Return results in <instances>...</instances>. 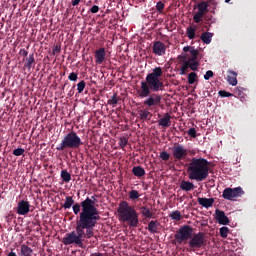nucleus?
<instances>
[{
	"instance_id": "55",
	"label": "nucleus",
	"mask_w": 256,
	"mask_h": 256,
	"mask_svg": "<svg viewBox=\"0 0 256 256\" xmlns=\"http://www.w3.org/2000/svg\"><path fill=\"white\" fill-rule=\"evenodd\" d=\"M55 52H59V49L57 47L53 50V53Z\"/></svg>"
},
{
	"instance_id": "34",
	"label": "nucleus",
	"mask_w": 256,
	"mask_h": 256,
	"mask_svg": "<svg viewBox=\"0 0 256 256\" xmlns=\"http://www.w3.org/2000/svg\"><path fill=\"white\" fill-rule=\"evenodd\" d=\"M197 79H198V76H197V74L195 72L189 73V75H188V83L190 85H194L195 82H197Z\"/></svg>"
},
{
	"instance_id": "15",
	"label": "nucleus",
	"mask_w": 256,
	"mask_h": 256,
	"mask_svg": "<svg viewBox=\"0 0 256 256\" xmlns=\"http://www.w3.org/2000/svg\"><path fill=\"white\" fill-rule=\"evenodd\" d=\"M106 61V49L101 47L95 51V63L102 65Z\"/></svg>"
},
{
	"instance_id": "39",
	"label": "nucleus",
	"mask_w": 256,
	"mask_h": 256,
	"mask_svg": "<svg viewBox=\"0 0 256 256\" xmlns=\"http://www.w3.org/2000/svg\"><path fill=\"white\" fill-rule=\"evenodd\" d=\"M219 233H220V236L225 239V238H227V236H228L229 228L226 227V226H222V227L220 228V230H219Z\"/></svg>"
},
{
	"instance_id": "5",
	"label": "nucleus",
	"mask_w": 256,
	"mask_h": 256,
	"mask_svg": "<svg viewBox=\"0 0 256 256\" xmlns=\"http://www.w3.org/2000/svg\"><path fill=\"white\" fill-rule=\"evenodd\" d=\"M84 145L82 138L76 131H70L63 136L61 143L57 145L56 150L58 152H64L67 150H76Z\"/></svg>"
},
{
	"instance_id": "48",
	"label": "nucleus",
	"mask_w": 256,
	"mask_h": 256,
	"mask_svg": "<svg viewBox=\"0 0 256 256\" xmlns=\"http://www.w3.org/2000/svg\"><path fill=\"white\" fill-rule=\"evenodd\" d=\"M186 62H194V63H199L198 61V56H192Z\"/></svg>"
},
{
	"instance_id": "47",
	"label": "nucleus",
	"mask_w": 256,
	"mask_h": 256,
	"mask_svg": "<svg viewBox=\"0 0 256 256\" xmlns=\"http://www.w3.org/2000/svg\"><path fill=\"white\" fill-rule=\"evenodd\" d=\"M190 53H191L192 57H198L199 56V50L195 49V47H191Z\"/></svg>"
},
{
	"instance_id": "17",
	"label": "nucleus",
	"mask_w": 256,
	"mask_h": 256,
	"mask_svg": "<svg viewBox=\"0 0 256 256\" xmlns=\"http://www.w3.org/2000/svg\"><path fill=\"white\" fill-rule=\"evenodd\" d=\"M198 203L200 206L208 209L213 207V204L215 203V198L199 197Z\"/></svg>"
},
{
	"instance_id": "22",
	"label": "nucleus",
	"mask_w": 256,
	"mask_h": 256,
	"mask_svg": "<svg viewBox=\"0 0 256 256\" xmlns=\"http://www.w3.org/2000/svg\"><path fill=\"white\" fill-rule=\"evenodd\" d=\"M76 204H79V202L75 203L73 196H66L65 202L62 204V208H64L65 210H68L73 208Z\"/></svg>"
},
{
	"instance_id": "14",
	"label": "nucleus",
	"mask_w": 256,
	"mask_h": 256,
	"mask_svg": "<svg viewBox=\"0 0 256 256\" xmlns=\"http://www.w3.org/2000/svg\"><path fill=\"white\" fill-rule=\"evenodd\" d=\"M152 52L155 56L158 57L165 56V53L167 52V46H165L161 41H155L152 46Z\"/></svg>"
},
{
	"instance_id": "29",
	"label": "nucleus",
	"mask_w": 256,
	"mask_h": 256,
	"mask_svg": "<svg viewBox=\"0 0 256 256\" xmlns=\"http://www.w3.org/2000/svg\"><path fill=\"white\" fill-rule=\"evenodd\" d=\"M35 63V56L34 53L29 54L28 58H26V62L24 64V67L28 70L32 68V65Z\"/></svg>"
},
{
	"instance_id": "36",
	"label": "nucleus",
	"mask_w": 256,
	"mask_h": 256,
	"mask_svg": "<svg viewBox=\"0 0 256 256\" xmlns=\"http://www.w3.org/2000/svg\"><path fill=\"white\" fill-rule=\"evenodd\" d=\"M86 88V82L84 80L80 81L78 84H77V91H78V94H82L84 92Z\"/></svg>"
},
{
	"instance_id": "52",
	"label": "nucleus",
	"mask_w": 256,
	"mask_h": 256,
	"mask_svg": "<svg viewBox=\"0 0 256 256\" xmlns=\"http://www.w3.org/2000/svg\"><path fill=\"white\" fill-rule=\"evenodd\" d=\"M205 3H207V5L212 4L213 6L217 5V3L213 0H207V1H205Z\"/></svg>"
},
{
	"instance_id": "10",
	"label": "nucleus",
	"mask_w": 256,
	"mask_h": 256,
	"mask_svg": "<svg viewBox=\"0 0 256 256\" xmlns=\"http://www.w3.org/2000/svg\"><path fill=\"white\" fill-rule=\"evenodd\" d=\"M187 154V149L183 145L179 143L174 144L172 148V157L176 162L185 160V158H187Z\"/></svg>"
},
{
	"instance_id": "31",
	"label": "nucleus",
	"mask_w": 256,
	"mask_h": 256,
	"mask_svg": "<svg viewBox=\"0 0 256 256\" xmlns=\"http://www.w3.org/2000/svg\"><path fill=\"white\" fill-rule=\"evenodd\" d=\"M140 197H141V195L138 190L132 189L131 191H129V199L130 200L136 201V200H139Z\"/></svg>"
},
{
	"instance_id": "2",
	"label": "nucleus",
	"mask_w": 256,
	"mask_h": 256,
	"mask_svg": "<svg viewBox=\"0 0 256 256\" xmlns=\"http://www.w3.org/2000/svg\"><path fill=\"white\" fill-rule=\"evenodd\" d=\"M163 77V68L155 67L151 73L146 76L145 81H141V88L138 90V96L145 99L151 95V92L163 91L165 85L161 80Z\"/></svg>"
},
{
	"instance_id": "56",
	"label": "nucleus",
	"mask_w": 256,
	"mask_h": 256,
	"mask_svg": "<svg viewBox=\"0 0 256 256\" xmlns=\"http://www.w3.org/2000/svg\"><path fill=\"white\" fill-rule=\"evenodd\" d=\"M232 0H225L226 4H229Z\"/></svg>"
},
{
	"instance_id": "30",
	"label": "nucleus",
	"mask_w": 256,
	"mask_h": 256,
	"mask_svg": "<svg viewBox=\"0 0 256 256\" xmlns=\"http://www.w3.org/2000/svg\"><path fill=\"white\" fill-rule=\"evenodd\" d=\"M141 214L145 218H153V212L147 206L141 207Z\"/></svg>"
},
{
	"instance_id": "46",
	"label": "nucleus",
	"mask_w": 256,
	"mask_h": 256,
	"mask_svg": "<svg viewBox=\"0 0 256 256\" xmlns=\"http://www.w3.org/2000/svg\"><path fill=\"white\" fill-rule=\"evenodd\" d=\"M99 11H100V7H99L98 5H93V6L90 8V12H91L92 14H97V13H99Z\"/></svg>"
},
{
	"instance_id": "11",
	"label": "nucleus",
	"mask_w": 256,
	"mask_h": 256,
	"mask_svg": "<svg viewBox=\"0 0 256 256\" xmlns=\"http://www.w3.org/2000/svg\"><path fill=\"white\" fill-rule=\"evenodd\" d=\"M198 12L193 16V21L196 24L201 23L203 17H205V14L209 13V4L207 2L202 1L197 4Z\"/></svg>"
},
{
	"instance_id": "33",
	"label": "nucleus",
	"mask_w": 256,
	"mask_h": 256,
	"mask_svg": "<svg viewBox=\"0 0 256 256\" xmlns=\"http://www.w3.org/2000/svg\"><path fill=\"white\" fill-rule=\"evenodd\" d=\"M170 218H171L172 220L176 221V222L181 221V219H182L181 211H179V210L172 211V212L170 213Z\"/></svg>"
},
{
	"instance_id": "45",
	"label": "nucleus",
	"mask_w": 256,
	"mask_h": 256,
	"mask_svg": "<svg viewBox=\"0 0 256 256\" xmlns=\"http://www.w3.org/2000/svg\"><path fill=\"white\" fill-rule=\"evenodd\" d=\"M213 76H215V73L212 70H208V71H206V74L204 75V79L206 81H209L210 78H213Z\"/></svg>"
},
{
	"instance_id": "51",
	"label": "nucleus",
	"mask_w": 256,
	"mask_h": 256,
	"mask_svg": "<svg viewBox=\"0 0 256 256\" xmlns=\"http://www.w3.org/2000/svg\"><path fill=\"white\" fill-rule=\"evenodd\" d=\"M90 256H106V254L102 252H94V253H91Z\"/></svg>"
},
{
	"instance_id": "41",
	"label": "nucleus",
	"mask_w": 256,
	"mask_h": 256,
	"mask_svg": "<svg viewBox=\"0 0 256 256\" xmlns=\"http://www.w3.org/2000/svg\"><path fill=\"white\" fill-rule=\"evenodd\" d=\"M218 94H219V96L222 97V98H229V97H232V96H233L232 93L227 92V91H225V90H220V91L218 92Z\"/></svg>"
},
{
	"instance_id": "25",
	"label": "nucleus",
	"mask_w": 256,
	"mask_h": 256,
	"mask_svg": "<svg viewBox=\"0 0 256 256\" xmlns=\"http://www.w3.org/2000/svg\"><path fill=\"white\" fill-rule=\"evenodd\" d=\"M60 177L64 183H70L72 180V175L68 172L67 169L61 170Z\"/></svg>"
},
{
	"instance_id": "21",
	"label": "nucleus",
	"mask_w": 256,
	"mask_h": 256,
	"mask_svg": "<svg viewBox=\"0 0 256 256\" xmlns=\"http://www.w3.org/2000/svg\"><path fill=\"white\" fill-rule=\"evenodd\" d=\"M138 115V118L142 121H149L153 117V114L149 111V109L139 110Z\"/></svg>"
},
{
	"instance_id": "13",
	"label": "nucleus",
	"mask_w": 256,
	"mask_h": 256,
	"mask_svg": "<svg viewBox=\"0 0 256 256\" xmlns=\"http://www.w3.org/2000/svg\"><path fill=\"white\" fill-rule=\"evenodd\" d=\"M31 204L27 200H20L17 203L16 213L20 216H26L30 213Z\"/></svg>"
},
{
	"instance_id": "20",
	"label": "nucleus",
	"mask_w": 256,
	"mask_h": 256,
	"mask_svg": "<svg viewBox=\"0 0 256 256\" xmlns=\"http://www.w3.org/2000/svg\"><path fill=\"white\" fill-rule=\"evenodd\" d=\"M132 174L137 177L138 179L143 178L146 175V170L144 167L138 165V166H134L132 168Z\"/></svg>"
},
{
	"instance_id": "43",
	"label": "nucleus",
	"mask_w": 256,
	"mask_h": 256,
	"mask_svg": "<svg viewBox=\"0 0 256 256\" xmlns=\"http://www.w3.org/2000/svg\"><path fill=\"white\" fill-rule=\"evenodd\" d=\"M68 80L71 82H76L78 80V73L71 72L68 76Z\"/></svg>"
},
{
	"instance_id": "38",
	"label": "nucleus",
	"mask_w": 256,
	"mask_h": 256,
	"mask_svg": "<svg viewBox=\"0 0 256 256\" xmlns=\"http://www.w3.org/2000/svg\"><path fill=\"white\" fill-rule=\"evenodd\" d=\"M159 157H160V159H161L162 161L167 162V161H169V159L171 158V155H170L169 152H167V151H162V152H160Z\"/></svg>"
},
{
	"instance_id": "40",
	"label": "nucleus",
	"mask_w": 256,
	"mask_h": 256,
	"mask_svg": "<svg viewBox=\"0 0 256 256\" xmlns=\"http://www.w3.org/2000/svg\"><path fill=\"white\" fill-rule=\"evenodd\" d=\"M156 10L159 13H163V11L165 10V3H163L162 1L157 2L156 4Z\"/></svg>"
},
{
	"instance_id": "9",
	"label": "nucleus",
	"mask_w": 256,
	"mask_h": 256,
	"mask_svg": "<svg viewBox=\"0 0 256 256\" xmlns=\"http://www.w3.org/2000/svg\"><path fill=\"white\" fill-rule=\"evenodd\" d=\"M162 97L157 93H151L144 100L143 105L148 108V110L153 111L161 105Z\"/></svg>"
},
{
	"instance_id": "8",
	"label": "nucleus",
	"mask_w": 256,
	"mask_h": 256,
	"mask_svg": "<svg viewBox=\"0 0 256 256\" xmlns=\"http://www.w3.org/2000/svg\"><path fill=\"white\" fill-rule=\"evenodd\" d=\"M244 195V191L240 186L235 188L227 187L222 192V197L228 201H234L236 198H240Z\"/></svg>"
},
{
	"instance_id": "23",
	"label": "nucleus",
	"mask_w": 256,
	"mask_h": 256,
	"mask_svg": "<svg viewBox=\"0 0 256 256\" xmlns=\"http://www.w3.org/2000/svg\"><path fill=\"white\" fill-rule=\"evenodd\" d=\"M228 77H227V82L231 86H236L237 85V73L233 70H228Z\"/></svg>"
},
{
	"instance_id": "26",
	"label": "nucleus",
	"mask_w": 256,
	"mask_h": 256,
	"mask_svg": "<svg viewBox=\"0 0 256 256\" xmlns=\"http://www.w3.org/2000/svg\"><path fill=\"white\" fill-rule=\"evenodd\" d=\"M159 227V221L158 220H151L148 223V231L152 234L157 233V229Z\"/></svg>"
},
{
	"instance_id": "24",
	"label": "nucleus",
	"mask_w": 256,
	"mask_h": 256,
	"mask_svg": "<svg viewBox=\"0 0 256 256\" xmlns=\"http://www.w3.org/2000/svg\"><path fill=\"white\" fill-rule=\"evenodd\" d=\"M32 254H33V249L30 246L26 244L21 245V250L18 253L19 256H32Z\"/></svg>"
},
{
	"instance_id": "37",
	"label": "nucleus",
	"mask_w": 256,
	"mask_h": 256,
	"mask_svg": "<svg viewBox=\"0 0 256 256\" xmlns=\"http://www.w3.org/2000/svg\"><path fill=\"white\" fill-rule=\"evenodd\" d=\"M26 150L24 148H16L13 150L12 154L16 157L23 156L25 154Z\"/></svg>"
},
{
	"instance_id": "16",
	"label": "nucleus",
	"mask_w": 256,
	"mask_h": 256,
	"mask_svg": "<svg viewBox=\"0 0 256 256\" xmlns=\"http://www.w3.org/2000/svg\"><path fill=\"white\" fill-rule=\"evenodd\" d=\"M215 218L220 225H228L230 223L229 218L225 215L223 210L216 209L215 210Z\"/></svg>"
},
{
	"instance_id": "50",
	"label": "nucleus",
	"mask_w": 256,
	"mask_h": 256,
	"mask_svg": "<svg viewBox=\"0 0 256 256\" xmlns=\"http://www.w3.org/2000/svg\"><path fill=\"white\" fill-rule=\"evenodd\" d=\"M19 55H21L23 57H27L28 56V51L26 49H20Z\"/></svg>"
},
{
	"instance_id": "49",
	"label": "nucleus",
	"mask_w": 256,
	"mask_h": 256,
	"mask_svg": "<svg viewBox=\"0 0 256 256\" xmlns=\"http://www.w3.org/2000/svg\"><path fill=\"white\" fill-rule=\"evenodd\" d=\"M81 2L82 0H71V5L72 7H77L80 5Z\"/></svg>"
},
{
	"instance_id": "3",
	"label": "nucleus",
	"mask_w": 256,
	"mask_h": 256,
	"mask_svg": "<svg viewBox=\"0 0 256 256\" xmlns=\"http://www.w3.org/2000/svg\"><path fill=\"white\" fill-rule=\"evenodd\" d=\"M209 170L207 159L193 157L188 164L187 173L190 180L203 182L209 177Z\"/></svg>"
},
{
	"instance_id": "6",
	"label": "nucleus",
	"mask_w": 256,
	"mask_h": 256,
	"mask_svg": "<svg viewBox=\"0 0 256 256\" xmlns=\"http://www.w3.org/2000/svg\"><path fill=\"white\" fill-rule=\"evenodd\" d=\"M189 248L192 251L200 250L201 248L207 246V240L205 239V233L198 232L192 234L190 239L188 240Z\"/></svg>"
},
{
	"instance_id": "12",
	"label": "nucleus",
	"mask_w": 256,
	"mask_h": 256,
	"mask_svg": "<svg viewBox=\"0 0 256 256\" xmlns=\"http://www.w3.org/2000/svg\"><path fill=\"white\" fill-rule=\"evenodd\" d=\"M178 59H182L183 65L180 69V75H187V71H197L199 69V62L187 61V56H178Z\"/></svg>"
},
{
	"instance_id": "4",
	"label": "nucleus",
	"mask_w": 256,
	"mask_h": 256,
	"mask_svg": "<svg viewBox=\"0 0 256 256\" xmlns=\"http://www.w3.org/2000/svg\"><path fill=\"white\" fill-rule=\"evenodd\" d=\"M118 217L121 222H126L130 228H137L140 224L139 214L137 210L129 204L128 201H121L119 203Z\"/></svg>"
},
{
	"instance_id": "44",
	"label": "nucleus",
	"mask_w": 256,
	"mask_h": 256,
	"mask_svg": "<svg viewBox=\"0 0 256 256\" xmlns=\"http://www.w3.org/2000/svg\"><path fill=\"white\" fill-rule=\"evenodd\" d=\"M15 214L12 213V212H9L6 217H5V221L8 223V224H11L12 223V219H15Z\"/></svg>"
},
{
	"instance_id": "54",
	"label": "nucleus",
	"mask_w": 256,
	"mask_h": 256,
	"mask_svg": "<svg viewBox=\"0 0 256 256\" xmlns=\"http://www.w3.org/2000/svg\"><path fill=\"white\" fill-rule=\"evenodd\" d=\"M7 256H18V255L16 254V252L11 251V252H9V253L7 254Z\"/></svg>"
},
{
	"instance_id": "18",
	"label": "nucleus",
	"mask_w": 256,
	"mask_h": 256,
	"mask_svg": "<svg viewBox=\"0 0 256 256\" xmlns=\"http://www.w3.org/2000/svg\"><path fill=\"white\" fill-rule=\"evenodd\" d=\"M158 125L162 128H169L171 126V115L165 113L164 116L158 120Z\"/></svg>"
},
{
	"instance_id": "35",
	"label": "nucleus",
	"mask_w": 256,
	"mask_h": 256,
	"mask_svg": "<svg viewBox=\"0 0 256 256\" xmlns=\"http://www.w3.org/2000/svg\"><path fill=\"white\" fill-rule=\"evenodd\" d=\"M129 144V139L125 136L120 137L119 139V147L121 149H125V147Z\"/></svg>"
},
{
	"instance_id": "32",
	"label": "nucleus",
	"mask_w": 256,
	"mask_h": 256,
	"mask_svg": "<svg viewBox=\"0 0 256 256\" xmlns=\"http://www.w3.org/2000/svg\"><path fill=\"white\" fill-rule=\"evenodd\" d=\"M120 100H121V98L118 97V94L114 93L113 96L111 97V99H109L107 103H108V105L116 106V105H118Z\"/></svg>"
},
{
	"instance_id": "27",
	"label": "nucleus",
	"mask_w": 256,
	"mask_h": 256,
	"mask_svg": "<svg viewBox=\"0 0 256 256\" xmlns=\"http://www.w3.org/2000/svg\"><path fill=\"white\" fill-rule=\"evenodd\" d=\"M212 39H213V33H211V32H204L201 35V40L206 45L211 44Z\"/></svg>"
},
{
	"instance_id": "42",
	"label": "nucleus",
	"mask_w": 256,
	"mask_h": 256,
	"mask_svg": "<svg viewBox=\"0 0 256 256\" xmlns=\"http://www.w3.org/2000/svg\"><path fill=\"white\" fill-rule=\"evenodd\" d=\"M188 136H190L193 139L197 138V129H195V127L190 128L188 130Z\"/></svg>"
},
{
	"instance_id": "19",
	"label": "nucleus",
	"mask_w": 256,
	"mask_h": 256,
	"mask_svg": "<svg viewBox=\"0 0 256 256\" xmlns=\"http://www.w3.org/2000/svg\"><path fill=\"white\" fill-rule=\"evenodd\" d=\"M180 189L185 192H191L195 190V184L191 181L182 180L180 183Z\"/></svg>"
},
{
	"instance_id": "7",
	"label": "nucleus",
	"mask_w": 256,
	"mask_h": 256,
	"mask_svg": "<svg viewBox=\"0 0 256 256\" xmlns=\"http://www.w3.org/2000/svg\"><path fill=\"white\" fill-rule=\"evenodd\" d=\"M193 236V227L191 225L181 226L175 234V239L179 244L187 242Z\"/></svg>"
},
{
	"instance_id": "1",
	"label": "nucleus",
	"mask_w": 256,
	"mask_h": 256,
	"mask_svg": "<svg viewBox=\"0 0 256 256\" xmlns=\"http://www.w3.org/2000/svg\"><path fill=\"white\" fill-rule=\"evenodd\" d=\"M96 195L87 197L80 203L73 205L74 215H79L76 221L75 230L68 232L62 238V243L65 246L76 245L83 248L84 239H91L94 237V228L101 220L98 208L96 207Z\"/></svg>"
},
{
	"instance_id": "28",
	"label": "nucleus",
	"mask_w": 256,
	"mask_h": 256,
	"mask_svg": "<svg viewBox=\"0 0 256 256\" xmlns=\"http://www.w3.org/2000/svg\"><path fill=\"white\" fill-rule=\"evenodd\" d=\"M197 32V26H189L186 29V34L189 40H194L195 39V33Z\"/></svg>"
},
{
	"instance_id": "53",
	"label": "nucleus",
	"mask_w": 256,
	"mask_h": 256,
	"mask_svg": "<svg viewBox=\"0 0 256 256\" xmlns=\"http://www.w3.org/2000/svg\"><path fill=\"white\" fill-rule=\"evenodd\" d=\"M183 51H184L185 53L191 52V47H190V46H185V47L183 48Z\"/></svg>"
}]
</instances>
